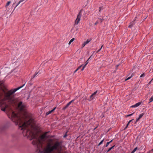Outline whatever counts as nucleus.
Instances as JSON below:
<instances>
[{
    "label": "nucleus",
    "mask_w": 153,
    "mask_h": 153,
    "mask_svg": "<svg viewBox=\"0 0 153 153\" xmlns=\"http://www.w3.org/2000/svg\"><path fill=\"white\" fill-rule=\"evenodd\" d=\"M25 85L6 91L3 84L0 83V107L2 111L8 112L13 122L16 125H19V129L23 130L22 133L24 136L30 137L32 139L35 137L33 131L31 130L34 127L33 119L30 117L26 112L20 116L15 113L12 109L15 103L14 98L12 95Z\"/></svg>",
    "instance_id": "nucleus-1"
},
{
    "label": "nucleus",
    "mask_w": 153,
    "mask_h": 153,
    "mask_svg": "<svg viewBox=\"0 0 153 153\" xmlns=\"http://www.w3.org/2000/svg\"><path fill=\"white\" fill-rule=\"evenodd\" d=\"M48 132H45L40 137V139H35L32 142L33 145L37 146V149L36 151L38 153H43L45 151V150L47 148L48 146L49 145H51L50 144H48L46 148H45L42 142L48 137L47 135Z\"/></svg>",
    "instance_id": "nucleus-2"
},
{
    "label": "nucleus",
    "mask_w": 153,
    "mask_h": 153,
    "mask_svg": "<svg viewBox=\"0 0 153 153\" xmlns=\"http://www.w3.org/2000/svg\"><path fill=\"white\" fill-rule=\"evenodd\" d=\"M62 143L61 142H56L53 146L48 145L47 148L45 149L43 153H51L54 150H56L57 153H62Z\"/></svg>",
    "instance_id": "nucleus-3"
},
{
    "label": "nucleus",
    "mask_w": 153,
    "mask_h": 153,
    "mask_svg": "<svg viewBox=\"0 0 153 153\" xmlns=\"http://www.w3.org/2000/svg\"><path fill=\"white\" fill-rule=\"evenodd\" d=\"M82 10H81L79 13H78L77 16V18L75 20V25H77L78 24L80 20L81 17V12L82 11Z\"/></svg>",
    "instance_id": "nucleus-4"
},
{
    "label": "nucleus",
    "mask_w": 153,
    "mask_h": 153,
    "mask_svg": "<svg viewBox=\"0 0 153 153\" xmlns=\"http://www.w3.org/2000/svg\"><path fill=\"white\" fill-rule=\"evenodd\" d=\"M18 108L20 111H23L24 110L25 106L22 104V102H20L18 104Z\"/></svg>",
    "instance_id": "nucleus-5"
},
{
    "label": "nucleus",
    "mask_w": 153,
    "mask_h": 153,
    "mask_svg": "<svg viewBox=\"0 0 153 153\" xmlns=\"http://www.w3.org/2000/svg\"><path fill=\"white\" fill-rule=\"evenodd\" d=\"M141 103V102H138L137 103H136L135 104L132 105L131 107L132 108H135L137 107L138 106H139Z\"/></svg>",
    "instance_id": "nucleus-6"
},
{
    "label": "nucleus",
    "mask_w": 153,
    "mask_h": 153,
    "mask_svg": "<svg viewBox=\"0 0 153 153\" xmlns=\"http://www.w3.org/2000/svg\"><path fill=\"white\" fill-rule=\"evenodd\" d=\"M56 107L54 108L53 109H52L51 111H49L48 112H47L46 113V115H48L50 114L53 111L56 109Z\"/></svg>",
    "instance_id": "nucleus-7"
},
{
    "label": "nucleus",
    "mask_w": 153,
    "mask_h": 153,
    "mask_svg": "<svg viewBox=\"0 0 153 153\" xmlns=\"http://www.w3.org/2000/svg\"><path fill=\"white\" fill-rule=\"evenodd\" d=\"M134 21L135 20L133 21L132 22H131L130 23V25L128 27L131 28V27H132L134 25Z\"/></svg>",
    "instance_id": "nucleus-8"
},
{
    "label": "nucleus",
    "mask_w": 153,
    "mask_h": 153,
    "mask_svg": "<svg viewBox=\"0 0 153 153\" xmlns=\"http://www.w3.org/2000/svg\"><path fill=\"white\" fill-rule=\"evenodd\" d=\"M95 96H94V94H92L90 96V100H89V101H91L92 100H93L95 97Z\"/></svg>",
    "instance_id": "nucleus-9"
},
{
    "label": "nucleus",
    "mask_w": 153,
    "mask_h": 153,
    "mask_svg": "<svg viewBox=\"0 0 153 153\" xmlns=\"http://www.w3.org/2000/svg\"><path fill=\"white\" fill-rule=\"evenodd\" d=\"M88 60H87L86 61V64L83 66V67H82V68L81 70V71H82L84 70V68L85 67L86 65L88 63Z\"/></svg>",
    "instance_id": "nucleus-10"
},
{
    "label": "nucleus",
    "mask_w": 153,
    "mask_h": 153,
    "mask_svg": "<svg viewBox=\"0 0 153 153\" xmlns=\"http://www.w3.org/2000/svg\"><path fill=\"white\" fill-rule=\"evenodd\" d=\"M91 40V39H88L86 40V41H85L84 43L86 45Z\"/></svg>",
    "instance_id": "nucleus-11"
},
{
    "label": "nucleus",
    "mask_w": 153,
    "mask_h": 153,
    "mask_svg": "<svg viewBox=\"0 0 153 153\" xmlns=\"http://www.w3.org/2000/svg\"><path fill=\"white\" fill-rule=\"evenodd\" d=\"M115 145H114L113 146H112L111 147H110L106 152V153H107L108 152H109L110 150H111L112 149H113V148L115 147Z\"/></svg>",
    "instance_id": "nucleus-12"
},
{
    "label": "nucleus",
    "mask_w": 153,
    "mask_h": 153,
    "mask_svg": "<svg viewBox=\"0 0 153 153\" xmlns=\"http://www.w3.org/2000/svg\"><path fill=\"white\" fill-rule=\"evenodd\" d=\"M24 0H20L18 3L16 5L15 7V9L18 5L21 2L23 1Z\"/></svg>",
    "instance_id": "nucleus-13"
},
{
    "label": "nucleus",
    "mask_w": 153,
    "mask_h": 153,
    "mask_svg": "<svg viewBox=\"0 0 153 153\" xmlns=\"http://www.w3.org/2000/svg\"><path fill=\"white\" fill-rule=\"evenodd\" d=\"M39 72H36L35 74L33 75V76L31 77V79L34 78L38 74Z\"/></svg>",
    "instance_id": "nucleus-14"
},
{
    "label": "nucleus",
    "mask_w": 153,
    "mask_h": 153,
    "mask_svg": "<svg viewBox=\"0 0 153 153\" xmlns=\"http://www.w3.org/2000/svg\"><path fill=\"white\" fill-rule=\"evenodd\" d=\"M137 149V147H135L131 152V153H134Z\"/></svg>",
    "instance_id": "nucleus-15"
},
{
    "label": "nucleus",
    "mask_w": 153,
    "mask_h": 153,
    "mask_svg": "<svg viewBox=\"0 0 153 153\" xmlns=\"http://www.w3.org/2000/svg\"><path fill=\"white\" fill-rule=\"evenodd\" d=\"M144 115V113H143L141 114H140L139 115V117L141 119L143 116Z\"/></svg>",
    "instance_id": "nucleus-16"
},
{
    "label": "nucleus",
    "mask_w": 153,
    "mask_h": 153,
    "mask_svg": "<svg viewBox=\"0 0 153 153\" xmlns=\"http://www.w3.org/2000/svg\"><path fill=\"white\" fill-rule=\"evenodd\" d=\"M68 106L66 105L64 107H63L62 108V110H65L67 108H68Z\"/></svg>",
    "instance_id": "nucleus-17"
},
{
    "label": "nucleus",
    "mask_w": 153,
    "mask_h": 153,
    "mask_svg": "<svg viewBox=\"0 0 153 153\" xmlns=\"http://www.w3.org/2000/svg\"><path fill=\"white\" fill-rule=\"evenodd\" d=\"M74 39H75L74 38H73L72 39H71L70 41L69 42L68 44L70 45L71 44V43L74 41Z\"/></svg>",
    "instance_id": "nucleus-18"
},
{
    "label": "nucleus",
    "mask_w": 153,
    "mask_h": 153,
    "mask_svg": "<svg viewBox=\"0 0 153 153\" xmlns=\"http://www.w3.org/2000/svg\"><path fill=\"white\" fill-rule=\"evenodd\" d=\"M99 94V92H98L97 91H95V92H94L92 94H94V96H95L96 95V94Z\"/></svg>",
    "instance_id": "nucleus-19"
},
{
    "label": "nucleus",
    "mask_w": 153,
    "mask_h": 153,
    "mask_svg": "<svg viewBox=\"0 0 153 153\" xmlns=\"http://www.w3.org/2000/svg\"><path fill=\"white\" fill-rule=\"evenodd\" d=\"M149 103H150L153 101V96L149 99Z\"/></svg>",
    "instance_id": "nucleus-20"
},
{
    "label": "nucleus",
    "mask_w": 153,
    "mask_h": 153,
    "mask_svg": "<svg viewBox=\"0 0 153 153\" xmlns=\"http://www.w3.org/2000/svg\"><path fill=\"white\" fill-rule=\"evenodd\" d=\"M104 140V139H103L100 142V143L98 144V146H99L100 145L102 144V143L103 142Z\"/></svg>",
    "instance_id": "nucleus-21"
},
{
    "label": "nucleus",
    "mask_w": 153,
    "mask_h": 153,
    "mask_svg": "<svg viewBox=\"0 0 153 153\" xmlns=\"http://www.w3.org/2000/svg\"><path fill=\"white\" fill-rule=\"evenodd\" d=\"M10 3L11 2L10 1H8L6 4L5 6V7H7L9 5Z\"/></svg>",
    "instance_id": "nucleus-22"
},
{
    "label": "nucleus",
    "mask_w": 153,
    "mask_h": 153,
    "mask_svg": "<svg viewBox=\"0 0 153 153\" xmlns=\"http://www.w3.org/2000/svg\"><path fill=\"white\" fill-rule=\"evenodd\" d=\"M104 9V7H100V10L99 11L100 12L101 10H102Z\"/></svg>",
    "instance_id": "nucleus-23"
},
{
    "label": "nucleus",
    "mask_w": 153,
    "mask_h": 153,
    "mask_svg": "<svg viewBox=\"0 0 153 153\" xmlns=\"http://www.w3.org/2000/svg\"><path fill=\"white\" fill-rule=\"evenodd\" d=\"M74 100H72L71 101H70V102H69L68 103L69 105H71V104L73 102Z\"/></svg>",
    "instance_id": "nucleus-24"
},
{
    "label": "nucleus",
    "mask_w": 153,
    "mask_h": 153,
    "mask_svg": "<svg viewBox=\"0 0 153 153\" xmlns=\"http://www.w3.org/2000/svg\"><path fill=\"white\" fill-rule=\"evenodd\" d=\"M94 56H93V55H91L90 57L88 58V60H89L91 58H93Z\"/></svg>",
    "instance_id": "nucleus-25"
},
{
    "label": "nucleus",
    "mask_w": 153,
    "mask_h": 153,
    "mask_svg": "<svg viewBox=\"0 0 153 153\" xmlns=\"http://www.w3.org/2000/svg\"><path fill=\"white\" fill-rule=\"evenodd\" d=\"M103 46V45H102L101 47V48L100 49H99L98 50L97 52H96V53H97L98 52H99L100 50H101V49L102 48V47Z\"/></svg>",
    "instance_id": "nucleus-26"
},
{
    "label": "nucleus",
    "mask_w": 153,
    "mask_h": 153,
    "mask_svg": "<svg viewBox=\"0 0 153 153\" xmlns=\"http://www.w3.org/2000/svg\"><path fill=\"white\" fill-rule=\"evenodd\" d=\"M133 120H130L128 123L127 125V126H128V125H129V123H130V122H131Z\"/></svg>",
    "instance_id": "nucleus-27"
},
{
    "label": "nucleus",
    "mask_w": 153,
    "mask_h": 153,
    "mask_svg": "<svg viewBox=\"0 0 153 153\" xmlns=\"http://www.w3.org/2000/svg\"><path fill=\"white\" fill-rule=\"evenodd\" d=\"M134 113H133L132 114H128V115H126V117H128L130 116H132L134 114Z\"/></svg>",
    "instance_id": "nucleus-28"
},
{
    "label": "nucleus",
    "mask_w": 153,
    "mask_h": 153,
    "mask_svg": "<svg viewBox=\"0 0 153 153\" xmlns=\"http://www.w3.org/2000/svg\"><path fill=\"white\" fill-rule=\"evenodd\" d=\"M83 66V65H81L80 66H79L77 68V69H78V70H79Z\"/></svg>",
    "instance_id": "nucleus-29"
},
{
    "label": "nucleus",
    "mask_w": 153,
    "mask_h": 153,
    "mask_svg": "<svg viewBox=\"0 0 153 153\" xmlns=\"http://www.w3.org/2000/svg\"><path fill=\"white\" fill-rule=\"evenodd\" d=\"M145 76V75L144 74H143L140 76V77H144Z\"/></svg>",
    "instance_id": "nucleus-30"
},
{
    "label": "nucleus",
    "mask_w": 153,
    "mask_h": 153,
    "mask_svg": "<svg viewBox=\"0 0 153 153\" xmlns=\"http://www.w3.org/2000/svg\"><path fill=\"white\" fill-rule=\"evenodd\" d=\"M109 144H110L109 142H107L105 146L106 147H107L108 146V145Z\"/></svg>",
    "instance_id": "nucleus-31"
},
{
    "label": "nucleus",
    "mask_w": 153,
    "mask_h": 153,
    "mask_svg": "<svg viewBox=\"0 0 153 153\" xmlns=\"http://www.w3.org/2000/svg\"><path fill=\"white\" fill-rule=\"evenodd\" d=\"M67 132H66L65 133V135L64 136V137H66L68 135H67Z\"/></svg>",
    "instance_id": "nucleus-32"
},
{
    "label": "nucleus",
    "mask_w": 153,
    "mask_h": 153,
    "mask_svg": "<svg viewBox=\"0 0 153 153\" xmlns=\"http://www.w3.org/2000/svg\"><path fill=\"white\" fill-rule=\"evenodd\" d=\"M86 45L84 43L82 45V48H83Z\"/></svg>",
    "instance_id": "nucleus-33"
},
{
    "label": "nucleus",
    "mask_w": 153,
    "mask_h": 153,
    "mask_svg": "<svg viewBox=\"0 0 153 153\" xmlns=\"http://www.w3.org/2000/svg\"><path fill=\"white\" fill-rule=\"evenodd\" d=\"M140 118H139V117H138V118H137V119H136V122H137V121H138L140 120Z\"/></svg>",
    "instance_id": "nucleus-34"
},
{
    "label": "nucleus",
    "mask_w": 153,
    "mask_h": 153,
    "mask_svg": "<svg viewBox=\"0 0 153 153\" xmlns=\"http://www.w3.org/2000/svg\"><path fill=\"white\" fill-rule=\"evenodd\" d=\"M131 78V77H129L128 78H127V79H125V80L126 81V80H128L129 79H130Z\"/></svg>",
    "instance_id": "nucleus-35"
},
{
    "label": "nucleus",
    "mask_w": 153,
    "mask_h": 153,
    "mask_svg": "<svg viewBox=\"0 0 153 153\" xmlns=\"http://www.w3.org/2000/svg\"><path fill=\"white\" fill-rule=\"evenodd\" d=\"M98 23V22L97 21L94 24L95 25H97Z\"/></svg>",
    "instance_id": "nucleus-36"
},
{
    "label": "nucleus",
    "mask_w": 153,
    "mask_h": 153,
    "mask_svg": "<svg viewBox=\"0 0 153 153\" xmlns=\"http://www.w3.org/2000/svg\"><path fill=\"white\" fill-rule=\"evenodd\" d=\"M128 126H127V125H126V126L125 127V128H124V129H126L127 128Z\"/></svg>",
    "instance_id": "nucleus-37"
},
{
    "label": "nucleus",
    "mask_w": 153,
    "mask_h": 153,
    "mask_svg": "<svg viewBox=\"0 0 153 153\" xmlns=\"http://www.w3.org/2000/svg\"><path fill=\"white\" fill-rule=\"evenodd\" d=\"M128 126H127V125H126V126L125 127V128H124V129H126L127 128Z\"/></svg>",
    "instance_id": "nucleus-38"
},
{
    "label": "nucleus",
    "mask_w": 153,
    "mask_h": 153,
    "mask_svg": "<svg viewBox=\"0 0 153 153\" xmlns=\"http://www.w3.org/2000/svg\"><path fill=\"white\" fill-rule=\"evenodd\" d=\"M101 21V22H102V21L103 20V18H102V19H100Z\"/></svg>",
    "instance_id": "nucleus-39"
},
{
    "label": "nucleus",
    "mask_w": 153,
    "mask_h": 153,
    "mask_svg": "<svg viewBox=\"0 0 153 153\" xmlns=\"http://www.w3.org/2000/svg\"><path fill=\"white\" fill-rule=\"evenodd\" d=\"M113 140H112L110 141L109 142L110 143H111V142H112Z\"/></svg>",
    "instance_id": "nucleus-40"
},
{
    "label": "nucleus",
    "mask_w": 153,
    "mask_h": 153,
    "mask_svg": "<svg viewBox=\"0 0 153 153\" xmlns=\"http://www.w3.org/2000/svg\"><path fill=\"white\" fill-rule=\"evenodd\" d=\"M78 71V69H76V70L74 72V73H75L76 72V71Z\"/></svg>",
    "instance_id": "nucleus-41"
},
{
    "label": "nucleus",
    "mask_w": 153,
    "mask_h": 153,
    "mask_svg": "<svg viewBox=\"0 0 153 153\" xmlns=\"http://www.w3.org/2000/svg\"><path fill=\"white\" fill-rule=\"evenodd\" d=\"M150 152H153V149H152L150 151Z\"/></svg>",
    "instance_id": "nucleus-42"
},
{
    "label": "nucleus",
    "mask_w": 153,
    "mask_h": 153,
    "mask_svg": "<svg viewBox=\"0 0 153 153\" xmlns=\"http://www.w3.org/2000/svg\"><path fill=\"white\" fill-rule=\"evenodd\" d=\"M66 105H67L68 106V107L70 105H69V104H68V103H67V104Z\"/></svg>",
    "instance_id": "nucleus-43"
},
{
    "label": "nucleus",
    "mask_w": 153,
    "mask_h": 153,
    "mask_svg": "<svg viewBox=\"0 0 153 153\" xmlns=\"http://www.w3.org/2000/svg\"><path fill=\"white\" fill-rule=\"evenodd\" d=\"M96 128H94V129H95Z\"/></svg>",
    "instance_id": "nucleus-44"
}]
</instances>
